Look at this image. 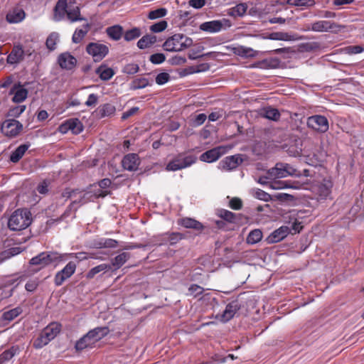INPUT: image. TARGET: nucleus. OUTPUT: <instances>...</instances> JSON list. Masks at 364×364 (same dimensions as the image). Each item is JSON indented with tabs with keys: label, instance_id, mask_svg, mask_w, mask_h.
<instances>
[{
	"label": "nucleus",
	"instance_id": "1",
	"mask_svg": "<svg viewBox=\"0 0 364 364\" xmlns=\"http://www.w3.org/2000/svg\"><path fill=\"white\" fill-rule=\"evenodd\" d=\"M76 0H58L54 7V20L61 21L67 16L70 22L82 21L79 6H73Z\"/></svg>",
	"mask_w": 364,
	"mask_h": 364
},
{
	"label": "nucleus",
	"instance_id": "2",
	"mask_svg": "<svg viewBox=\"0 0 364 364\" xmlns=\"http://www.w3.org/2000/svg\"><path fill=\"white\" fill-rule=\"evenodd\" d=\"M109 333L107 326L96 327L89 331L85 335L76 341L75 348L76 351H82L85 348H92L97 342L105 338Z\"/></svg>",
	"mask_w": 364,
	"mask_h": 364
},
{
	"label": "nucleus",
	"instance_id": "3",
	"mask_svg": "<svg viewBox=\"0 0 364 364\" xmlns=\"http://www.w3.org/2000/svg\"><path fill=\"white\" fill-rule=\"evenodd\" d=\"M31 213L27 209L16 210L10 216L8 228L12 231H20L27 228L31 223Z\"/></svg>",
	"mask_w": 364,
	"mask_h": 364
},
{
	"label": "nucleus",
	"instance_id": "4",
	"mask_svg": "<svg viewBox=\"0 0 364 364\" xmlns=\"http://www.w3.org/2000/svg\"><path fill=\"white\" fill-rule=\"evenodd\" d=\"M333 182L331 178H325L321 181H316L311 186V192L314 198L320 203H323L328 200H333L332 190Z\"/></svg>",
	"mask_w": 364,
	"mask_h": 364
},
{
	"label": "nucleus",
	"instance_id": "5",
	"mask_svg": "<svg viewBox=\"0 0 364 364\" xmlns=\"http://www.w3.org/2000/svg\"><path fill=\"white\" fill-rule=\"evenodd\" d=\"M62 326L58 322H52L44 328L38 337L33 341V347L36 349L42 348L50 341L54 339L60 332Z\"/></svg>",
	"mask_w": 364,
	"mask_h": 364
},
{
	"label": "nucleus",
	"instance_id": "6",
	"mask_svg": "<svg viewBox=\"0 0 364 364\" xmlns=\"http://www.w3.org/2000/svg\"><path fill=\"white\" fill-rule=\"evenodd\" d=\"M196 159L195 156L179 154L166 165V169L172 171L181 170L193 164Z\"/></svg>",
	"mask_w": 364,
	"mask_h": 364
},
{
	"label": "nucleus",
	"instance_id": "7",
	"mask_svg": "<svg viewBox=\"0 0 364 364\" xmlns=\"http://www.w3.org/2000/svg\"><path fill=\"white\" fill-rule=\"evenodd\" d=\"M342 26L327 20H321L307 24L306 31H312L315 32H338L341 30Z\"/></svg>",
	"mask_w": 364,
	"mask_h": 364
},
{
	"label": "nucleus",
	"instance_id": "8",
	"mask_svg": "<svg viewBox=\"0 0 364 364\" xmlns=\"http://www.w3.org/2000/svg\"><path fill=\"white\" fill-rule=\"evenodd\" d=\"M232 26V22L228 18L221 20H213L206 21L200 25V29L208 33H218L222 29H225Z\"/></svg>",
	"mask_w": 364,
	"mask_h": 364
},
{
	"label": "nucleus",
	"instance_id": "9",
	"mask_svg": "<svg viewBox=\"0 0 364 364\" xmlns=\"http://www.w3.org/2000/svg\"><path fill=\"white\" fill-rule=\"evenodd\" d=\"M86 52L90 55L95 62H100L109 53V48L100 43H89L86 46Z\"/></svg>",
	"mask_w": 364,
	"mask_h": 364
},
{
	"label": "nucleus",
	"instance_id": "10",
	"mask_svg": "<svg viewBox=\"0 0 364 364\" xmlns=\"http://www.w3.org/2000/svg\"><path fill=\"white\" fill-rule=\"evenodd\" d=\"M77 263L70 261L60 271H58L54 277V284L56 287L61 286L67 279L70 278L75 272Z\"/></svg>",
	"mask_w": 364,
	"mask_h": 364
},
{
	"label": "nucleus",
	"instance_id": "11",
	"mask_svg": "<svg viewBox=\"0 0 364 364\" xmlns=\"http://www.w3.org/2000/svg\"><path fill=\"white\" fill-rule=\"evenodd\" d=\"M23 130V124L18 120L6 119L1 127V132L6 136L13 138L18 136Z\"/></svg>",
	"mask_w": 364,
	"mask_h": 364
},
{
	"label": "nucleus",
	"instance_id": "12",
	"mask_svg": "<svg viewBox=\"0 0 364 364\" xmlns=\"http://www.w3.org/2000/svg\"><path fill=\"white\" fill-rule=\"evenodd\" d=\"M306 123L308 127L321 133L326 132L329 128L328 120L323 115L311 116L308 117Z\"/></svg>",
	"mask_w": 364,
	"mask_h": 364
},
{
	"label": "nucleus",
	"instance_id": "13",
	"mask_svg": "<svg viewBox=\"0 0 364 364\" xmlns=\"http://www.w3.org/2000/svg\"><path fill=\"white\" fill-rule=\"evenodd\" d=\"M230 149V146H219L215 147L202 154L200 156V160L208 163L214 162L226 154Z\"/></svg>",
	"mask_w": 364,
	"mask_h": 364
},
{
	"label": "nucleus",
	"instance_id": "14",
	"mask_svg": "<svg viewBox=\"0 0 364 364\" xmlns=\"http://www.w3.org/2000/svg\"><path fill=\"white\" fill-rule=\"evenodd\" d=\"M83 130V125L77 118H71L63 122L58 127L61 134H66L70 131L74 134H78Z\"/></svg>",
	"mask_w": 364,
	"mask_h": 364
},
{
	"label": "nucleus",
	"instance_id": "15",
	"mask_svg": "<svg viewBox=\"0 0 364 364\" xmlns=\"http://www.w3.org/2000/svg\"><path fill=\"white\" fill-rule=\"evenodd\" d=\"M184 38V35L176 33L169 37L163 44V48L165 50L169 52H176L181 50L182 40Z\"/></svg>",
	"mask_w": 364,
	"mask_h": 364
},
{
	"label": "nucleus",
	"instance_id": "16",
	"mask_svg": "<svg viewBox=\"0 0 364 364\" xmlns=\"http://www.w3.org/2000/svg\"><path fill=\"white\" fill-rule=\"evenodd\" d=\"M59 66L64 70H73L77 65V59L68 52L60 54L58 57Z\"/></svg>",
	"mask_w": 364,
	"mask_h": 364
},
{
	"label": "nucleus",
	"instance_id": "17",
	"mask_svg": "<svg viewBox=\"0 0 364 364\" xmlns=\"http://www.w3.org/2000/svg\"><path fill=\"white\" fill-rule=\"evenodd\" d=\"M52 263L50 252H42L36 257H32L29 261V264L31 265L40 266L38 270L50 265Z\"/></svg>",
	"mask_w": 364,
	"mask_h": 364
},
{
	"label": "nucleus",
	"instance_id": "18",
	"mask_svg": "<svg viewBox=\"0 0 364 364\" xmlns=\"http://www.w3.org/2000/svg\"><path fill=\"white\" fill-rule=\"evenodd\" d=\"M240 306L237 301H232L229 303L225 309L223 311V314L220 316H217V318H219L220 321L223 322H227L233 318L236 312L240 309Z\"/></svg>",
	"mask_w": 364,
	"mask_h": 364
},
{
	"label": "nucleus",
	"instance_id": "19",
	"mask_svg": "<svg viewBox=\"0 0 364 364\" xmlns=\"http://www.w3.org/2000/svg\"><path fill=\"white\" fill-rule=\"evenodd\" d=\"M242 161L241 156L237 154L225 157L220 161V165L223 170L230 171L236 168Z\"/></svg>",
	"mask_w": 364,
	"mask_h": 364
},
{
	"label": "nucleus",
	"instance_id": "20",
	"mask_svg": "<svg viewBox=\"0 0 364 364\" xmlns=\"http://www.w3.org/2000/svg\"><path fill=\"white\" fill-rule=\"evenodd\" d=\"M122 166L127 171H135L139 166V157L136 154H128L125 155L122 161Z\"/></svg>",
	"mask_w": 364,
	"mask_h": 364
},
{
	"label": "nucleus",
	"instance_id": "21",
	"mask_svg": "<svg viewBox=\"0 0 364 364\" xmlns=\"http://www.w3.org/2000/svg\"><path fill=\"white\" fill-rule=\"evenodd\" d=\"M290 228L282 226L272 232L267 238L268 243H277L285 238L290 233Z\"/></svg>",
	"mask_w": 364,
	"mask_h": 364
},
{
	"label": "nucleus",
	"instance_id": "22",
	"mask_svg": "<svg viewBox=\"0 0 364 364\" xmlns=\"http://www.w3.org/2000/svg\"><path fill=\"white\" fill-rule=\"evenodd\" d=\"M10 95H14L12 101L15 103L23 102L28 96V90L21 85H14L9 92Z\"/></svg>",
	"mask_w": 364,
	"mask_h": 364
},
{
	"label": "nucleus",
	"instance_id": "23",
	"mask_svg": "<svg viewBox=\"0 0 364 364\" xmlns=\"http://www.w3.org/2000/svg\"><path fill=\"white\" fill-rule=\"evenodd\" d=\"M178 224L186 228H191L196 230H203L204 226L203 224L191 218H183L178 220Z\"/></svg>",
	"mask_w": 364,
	"mask_h": 364
},
{
	"label": "nucleus",
	"instance_id": "24",
	"mask_svg": "<svg viewBox=\"0 0 364 364\" xmlns=\"http://www.w3.org/2000/svg\"><path fill=\"white\" fill-rule=\"evenodd\" d=\"M95 73L102 80L107 81L114 75L115 72L107 65L102 64L95 70Z\"/></svg>",
	"mask_w": 364,
	"mask_h": 364
},
{
	"label": "nucleus",
	"instance_id": "25",
	"mask_svg": "<svg viewBox=\"0 0 364 364\" xmlns=\"http://www.w3.org/2000/svg\"><path fill=\"white\" fill-rule=\"evenodd\" d=\"M25 12L22 9L16 8L6 14V20L11 23H17L25 18Z\"/></svg>",
	"mask_w": 364,
	"mask_h": 364
},
{
	"label": "nucleus",
	"instance_id": "26",
	"mask_svg": "<svg viewBox=\"0 0 364 364\" xmlns=\"http://www.w3.org/2000/svg\"><path fill=\"white\" fill-rule=\"evenodd\" d=\"M217 215L228 223L235 224L240 215L225 209H220L217 212Z\"/></svg>",
	"mask_w": 364,
	"mask_h": 364
},
{
	"label": "nucleus",
	"instance_id": "27",
	"mask_svg": "<svg viewBox=\"0 0 364 364\" xmlns=\"http://www.w3.org/2000/svg\"><path fill=\"white\" fill-rule=\"evenodd\" d=\"M123 27L120 25H114L106 28V33L113 41H119L123 36Z\"/></svg>",
	"mask_w": 364,
	"mask_h": 364
},
{
	"label": "nucleus",
	"instance_id": "28",
	"mask_svg": "<svg viewBox=\"0 0 364 364\" xmlns=\"http://www.w3.org/2000/svg\"><path fill=\"white\" fill-rule=\"evenodd\" d=\"M23 50L21 47H14L7 57V62L10 64H14L20 62L23 58Z\"/></svg>",
	"mask_w": 364,
	"mask_h": 364
},
{
	"label": "nucleus",
	"instance_id": "29",
	"mask_svg": "<svg viewBox=\"0 0 364 364\" xmlns=\"http://www.w3.org/2000/svg\"><path fill=\"white\" fill-rule=\"evenodd\" d=\"M247 10V5L245 3H240L228 9V15L232 17H242Z\"/></svg>",
	"mask_w": 364,
	"mask_h": 364
},
{
	"label": "nucleus",
	"instance_id": "30",
	"mask_svg": "<svg viewBox=\"0 0 364 364\" xmlns=\"http://www.w3.org/2000/svg\"><path fill=\"white\" fill-rule=\"evenodd\" d=\"M30 145L27 144H21L18 146L11 154L10 161L13 163L18 162L23 156L26 151L28 149Z\"/></svg>",
	"mask_w": 364,
	"mask_h": 364
},
{
	"label": "nucleus",
	"instance_id": "31",
	"mask_svg": "<svg viewBox=\"0 0 364 364\" xmlns=\"http://www.w3.org/2000/svg\"><path fill=\"white\" fill-rule=\"evenodd\" d=\"M130 258V253L123 252L111 259V264L115 269L122 267Z\"/></svg>",
	"mask_w": 364,
	"mask_h": 364
},
{
	"label": "nucleus",
	"instance_id": "32",
	"mask_svg": "<svg viewBox=\"0 0 364 364\" xmlns=\"http://www.w3.org/2000/svg\"><path fill=\"white\" fill-rule=\"evenodd\" d=\"M261 115L264 118L272 121H278L280 119L281 114L279 110L272 107H264L261 112Z\"/></svg>",
	"mask_w": 364,
	"mask_h": 364
},
{
	"label": "nucleus",
	"instance_id": "33",
	"mask_svg": "<svg viewBox=\"0 0 364 364\" xmlns=\"http://www.w3.org/2000/svg\"><path fill=\"white\" fill-rule=\"evenodd\" d=\"M156 42V37L154 35L146 34L137 42V46L140 49L149 48Z\"/></svg>",
	"mask_w": 364,
	"mask_h": 364
},
{
	"label": "nucleus",
	"instance_id": "34",
	"mask_svg": "<svg viewBox=\"0 0 364 364\" xmlns=\"http://www.w3.org/2000/svg\"><path fill=\"white\" fill-rule=\"evenodd\" d=\"M84 28H77L72 37V41L74 43H80L86 36L90 30V24L87 23L83 26Z\"/></svg>",
	"mask_w": 364,
	"mask_h": 364
},
{
	"label": "nucleus",
	"instance_id": "35",
	"mask_svg": "<svg viewBox=\"0 0 364 364\" xmlns=\"http://www.w3.org/2000/svg\"><path fill=\"white\" fill-rule=\"evenodd\" d=\"M23 312V309L21 306H17L11 310L4 311L1 316V318L4 321H11L14 320L16 317L21 315Z\"/></svg>",
	"mask_w": 364,
	"mask_h": 364
},
{
	"label": "nucleus",
	"instance_id": "36",
	"mask_svg": "<svg viewBox=\"0 0 364 364\" xmlns=\"http://www.w3.org/2000/svg\"><path fill=\"white\" fill-rule=\"evenodd\" d=\"M111 269V265L108 264H100L95 267L90 269L86 274V277L88 279H91L95 277V276L102 272H107Z\"/></svg>",
	"mask_w": 364,
	"mask_h": 364
},
{
	"label": "nucleus",
	"instance_id": "37",
	"mask_svg": "<svg viewBox=\"0 0 364 364\" xmlns=\"http://www.w3.org/2000/svg\"><path fill=\"white\" fill-rule=\"evenodd\" d=\"M282 163H277L274 168H272L268 171V175L271 178H280L287 177V173H285V168L279 166Z\"/></svg>",
	"mask_w": 364,
	"mask_h": 364
},
{
	"label": "nucleus",
	"instance_id": "38",
	"mask_svg": "<svg viewBox=\"0 0 364 364\" xmlns=\"http://www.w3.org/2000/svg\"><path fill=\"white\" fill-rule=\"evenodd\" d=\"M280 4H287L295 6H311L314 5V0H279Z\"/></svg>",
	"mask_w": 364,
	"mask_h": 364
},
{
	"label": "nucleus",
	"instance_id": "39",
	"mask_svg": "<svg viewBox=\"0 0 364 364\" xmlns=\"http://www.w3.org/2000/svg\"><path fill=\"white\" fill-rule=\"evenodd\" d=\"M18 351V346H12L0 354V360L2 363L10 360Z\"/></svg>",
	"mask_w": 364,
	"mask_h": 364
},
{
	"label": "nucleus",
	"instance_id": "40",
	"mask_svg": "<svg viewBox=\"0 0 364 364\" xmlns=\"http://www.w3.org/2000/svg\"><path fill=\"white\" fill-rule=\"evenodd\" d=\"M149 85V81L145 77H137L134 79L130 84V89L135 90L142 89Z\"/></svg>",
	"mask_w": 364,
	"mask_h": 364
},
{
	"label": "nucleus",
	"instance_id": "41",
	"mask_svg": "<svg viewBox=\"0 0 364 364\" xmlns=\"http://www.w3.org/2000/svg\"><path fill=\"white\" fill-rule=\"evenodd\" d=\"M141 35V30L139 28H133L130 30L123 32L124 38L126 41H131L138 38Z\"/></svg>",
	"mask_w": 364,
	"mask_h": 364
},
{
	"label": "nucleus",
	"instance_id": "42",
	"mask_svg": "<svg viewBox=\"0 0 364 364\" xmlns=\"http://www.w3.org/2000/svg\"><path fill=\"white\" fill-rule=\"evenodd\" d=\"M116 111L115 107L110 104L106 103L100 107L99 112L102 117H109L114 114Z\"/></svg>",
	"mask_w": 364,
	"mask_h": 364
},
{
	"label": "nucleus",
	"instance_id": "43",
	"mask_svg": "<svg viewBox=\"0 0 364 364\" xmlns=\"http://www.w3.org/2000/svg\"><path fill=\"white\" fill-rule=\"evenodd\" d=\"M262 238V232L261 230L258 229H255L252 230L247 237V241L249 244H255L259 242Z\"/></svg>",
	"mask_w": 364,
	"mask_h": 364
},
{
	"label": "nucleus",
	"instance_id": "44",
	"mask_svg": "<svg viewBox=\"0 0 364 364\" xmlns=\"http://www.w3.org/2000/svg\"><path fill=\"white\" fill-rule=\"evenodd\" d=\"M52 257V262H63L71 259L70 253H60L58 252H50Z\"/></svg>",
	"mask_w": 364,
	"mask_h": 364
},
{
	"label": "nucleus",
	"instance_id": "45",
	"mask_svg": "<svg viewBox=\"0 0 364 364\" xmlns=\"http://www.w3.org/2000/svg\"><path fill=\"white\" fill-rule=\"evenodd\" d=\"M26 109L25 105H17L13 107H11L8 112L6 116L17 118Z\"/></svg>",
	"mask_w": 364,
	"mask_h": 364
},
{
	"label": "nucleus",
	"instance_id": "46",
	"mask_svg": "<svg viewBox=\"0 0 364 364\" xmlns=\"http://www.w3.org/2000/svg\"><path fill=\"white\" fill-rule=\"evenodd\" d=\"M167 14V9L165 8H159L151 11L148 14V18L151 20L164 17Z\"/></svg>",
	"mask_w": 364,
	"mask_h": 364
},
{
	"label": "nucleus",
	"instance_id": "47",
	"mask_svg": "<svg viewBox=\"0 0 364 364\" xmlns=\"http://www.w3.org/2000/svg\"><path fill=\"white\" fill-rule=\"evenodd\" d=\"M118 245V242L114 239L107 238L100 241L97 244L99 248H114Z\"/></svg>",
	"mask_w": 364,
	"mask_h": 364
},
{
	"label": "nucleus",
	"instance_id": "48",
	"mask_svg": "<svg viewBox=\"0 0 364 364\" xmlns=\"http://www.w3.org/2000/svg\"><path fill=\"white\" fill-rule=\"evenodd\" d=\"M70 257H71V259L75 258V259H77L79 262L86 260L89 258H95V259L97 258L94 256L93 253H90L87 255V253L85 252H71Z\"/></svg>",
	"mask_w": 364,
	"mask_h": 364
},
{
	"label": "nucleus",
	"instance_id": "49",
	"mask_svg": "<svg viewBox=\"0 0 364 364\" xmlns=\"http://www.w3.org/2000/svg\"><path fill=\"white\" fill-rule=\"evenodd\" d=\"M168 26V23L165 20L160 21L150 26V31L153 33H160L164 31Z\"/></svg>",
	"mask_w": 364,
	"mask_h": 364
},
{
	"label": "nucleus",
	"instance_id": "50",
	"mask_svg": "<svg viewBox=\"0 0 364 364\" xmlns=\"http://www.w3.org/2000/svg\"><path fill=\"white\" fill-rule=\"evenodd\" d=\"M281 167H284L285 168V173H287V176H300L301 175V172L294 168L291 165L289 164H281L279 165Z\"/></svg>",
	"mask_w": 364,
	"mask_h": 364
},
{
	"label": "nucleus",
	"instance_id": "51",
	"mask_svg": "<svg viewBox=\"0 0 364 364\" xmlns=\"http://www.w3.org/2000/svg\"><path fill=\"white\" fill-rule=\"evenodd\" d=\"M171 80V76L168 73L163 72L159 73L156 77V83L162 85L167 83Z\"/></svg>",
	"mask_w": 364,
	"mask_h": 364
},
{
	"label": "nucleus",
	"instance_id": "52",
	"mask_svg": "<svg viewBox=\"0 0 364 364\" xmlns=\"http://www.w3.org/2000/svg\"><path fill=\"white\" fill-rule=\"evenodd\" d=\"M210 69V65L207 63H200L199 65H197L196 66H192L189 68V73H200V72H205Z\"/></svg>",
	"mask_w": 364,
	"mask_h": 364
},
{
	"label": "nucleus",
	"instance_id": "53",
	"mask_svg": "<svg viewBox=\"0 0 364 364\" xmlns=\"http://www.w3.org/2000/svg\"><path fill=\"white\" fill-rule=\"evenodd\" d=\"M58 36L55 33L50 34L46 39V45L50 50L55 49Z\"/></svg>",
	"mask_w": 364,
	"mask_h": 364
},
{
	"label": "nucleus",
	"instance_id": "54",
	"mask_svg": "<svg viewBox=\"0 0 364 364\" xmlns=\"http://www.w3.org/2000/svg\"><path fill=\"white\" fill-rule=\"evenodd\" d=\"M166 60V56L163 53H154L150 55L149 61L155 65L161 64Z\"/></svg>",
	"mask_w": 364,
	"mask_h": 364
},
{
	"label": "nucleus",
	"instance_id": "55",
	"mask_svg": "<svg viewBox=\"0 0 364 364\" xmlns=\"http://www.w3.org/2000/svg\"><path fill=\"white\" fill-rule=\"evenodd\" d=\"M204 291V289L197 284H191L188 288L189 295L196 297L202 294Z\"/></svg>",
	"mask_w": 364,
	"mask_h": 364
},
{
	"label": "nucleus",
	"instance_id": "56",
	"mask_svg": "<svg viewBox=\"0 0 364 364\" xmlns=\"http://www.w3.org/2000/svg\"><path fill=\"white\" fill-rule=\"evenodd\" d=\"M21 252L20 247H12L1 253L2 259H9Z\"/></svg>",
	"mask_w": 364,
	"mask_h": 364
},
{
	"label": "nucleus",
	"instance_id": "57",
	"mask_svg": "<svg viewBox=\"0 0 364 364\" xmlns=\"http://www.w3.org/2000/svg\"><path fill=\"white\" fill-rule=\"evenodd\" d=\"M254 196L261 200H264L265 202H267L272 199V197L270 194L267 193V192L264 191L261 189H257L254 194Z\"/></svg>",
	"mask_w": 364,
	"mask_h": 364
},
{
	"label": "nucleus",
	"instance_id": "58",
	"mask_svg": "<svg viewBox=\"0 0 364 364\" xmlns=\"http://www.w3.org/2000/svg\"><path fill=\"white\" fill-rule=\"evenodd\" d=\"M167 235H168V240L171 245L176 244L178 241L183 238V235L180 232H171Z\"/></svg>",
	"mask_w": 364,
	"mask_h": 364
},
{
	"label": "nucleus",
	"instance_id": "59",
	"mask_svg": "<svg viewBox=\"0 0 364 364\" xmlns=\"http://www.w3.org/2000/svg\"><path fill=\"white\" fill-rule=\"evenodd\" d=\"M139 70V65L135 63H129L126 65L123 68V72L128 75L136 73Z\"/></svg>",
	"mask_w": 364,
	"mask_h": 364
},
{
	"label": "nucleus",
	"instance_id": "60",
	"mask_svg": "<svg viewBox=\"0 0 364 364\" xmlns=\"http://www.w3.org/2000/svg\"><path fill=\"white\" fill-rule=\"evenodd\" d=\"M229 207L232 210H240L242 208V201L239 198H232L229 202Z\"/></svg>",
	"mask_w": 364,
	"mask_h": 364
},
{
	"label": "nucleus",
	"instance_id": "61",
	"mask_svg": "<svg viewBox=\"0 0 364 364\" xmlns=\"http://www.w3.org/2000/svg\"><path fill=\"white\" fill-rule=\"evenodd\" d=\"M38 284L39 282L38 279H31L26 282L25 289L28 291L33 292L37 289Z\"/></svg>",
	"mask_w": 364,
	"mask_h": 364
},
{
	"label": "nucleus",
	"instance_id": "62",
	"mask_svg": "<svg viewBox=\"0 0 364 364\" xmlns=\"http://www.w3.org/2000/svg\"><path fill=\"white\" fill-rule=\"evenodd\" d=\"M98 99L99 97L97 95L92 93L89 95L87 101L85 102V105L87 107H95L97 104Z\"/></svg>",
	"mask_w": 364,
	"mask_h": 364
},
{
	"label": "nucleus",
	"instance_id": "63",
	"mask_svg": "<svg viewBox=\"0 0 364 364\" xmlns=\"http://www.w3.org/2000/svg\"><path fill=\"white\" fill-rule=\"evenodd\" d=\"M238 54L243 57H252L255 55V50L252 48L241 47Z\"/></svg>",
	"mask_w": 364,
	"mask_h": 364
},
{
	"label": "nucleus",
	"instance_id": "64",
	"mask_svg": "<svg viewBox=\"0 0 364 364\" xmlns=\"http://www.w3.org/2000/svg\"><path fill=\"white\" fill-rule=\"evenodd\" d=\"M207 119V116L205 114L201 113L195 117L193 120V123L194 126H200L203 124Z\"/></svg>",
	"mask_w": 364,
	"mask_h": 364
}]
</instances>
